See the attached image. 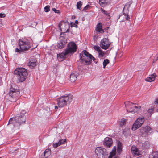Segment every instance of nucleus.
<instances>
[{
	"label": "nucleus",
	"instance_id": "393cba45",
	"mask_svg": "<svg viewBox=\"0 0 158 158\" xmlns=\"http://www.w3.org/2000/svg\"><path fill=\"white\" fill-rule=\"evenodd\" d=\"M99 4L102 6H103L107 4L106 0H99Z\"/></svg>",
	"mask_w": 158,
	"mask_h": 158
},
{
	"label": "nucleus",
	"instance_id": "b1692460",
	"mask_svg": "<svg viewBox=\"0 0 158 158\" xmlns=\"http://www.w3.org/2000/svg\"><path fill=\"white\" fill-rule=\"evenodd\" d=\"M123 17V18H125V19L127 20H128L130 19V17H129L127 13H123V15H121L119 16V19L120 17Z\"/></svg>",
	"mask_w": 158,
	"mask_h": 158
},
{
	"label": "nucleus",
	"instance_id": "ddd939ff",
	"mask_svg": "<svg viewBox=\"0 0 158 158\" xmlns=\"http://www.w3.org/2000/svg\"><path fill=\"white\" fill-rule=\"evenodd\" d=\"M95 152L98 156L102 155V157L106 155L107 153L105 149L100 147L96 148Z\"/></svg>",
	"mask_w": 158,
	"mask_h": 158
},
{
	"label": "nucleus",
	"instance_id": "c756f323",
	"mask_svg": "<svg viewBox=\"0 0 158 158\" xmlns=\"http://www.w3.org/2000/svg\"><path fill=\"white\" fill-rule=\"evenodd\" d=\"M152 156V157H150L149 158H158V154L157 153L155 152L153 153Z\"/></svg>",
	"mask_w": 158,
	"mask_h": 158
},
{
	"label": "nucleus",
	"instance_id": "72a5a7b5",
	"mask_svg": "<svg viewBox=\"0 0 158 158\" xmlns=\"http://www.w3.org/2000/svg\"><path fill=\"white\" fill-rule=\"evenodd\" d=\"M116 150V147L115 146L113 148L112 151L111 152H112V153L114 155H115Z\"/></svg>",
	"mask_w": 158,
	"mask_h": 158
},
{
	"label": "nucleus",
	"instance_id": "f3484780",
	"mask_svg": "<svg viewBox=\"0 0 158 158\" xmlns=\"http://www.w3.org/2000/svg\"><path fill=\"white\" fill-rule=\"evenodd\" d=\"M156 75V73H154L149 75V77L145 79V81L147 82H151L153 81L155 79Z\"/></svg>",
	"mask_w": 158,
	"mask_h": 158
},
{
	"label": "nucleus",
	"instance_id": "2f4dec72",
	"mask_svg": "<svg viewBox=\"0 0 158 158\" xmlns=\"http://www.w3.org/2000/svg\"><path fill=\"white\" fill-rule=\"evenodd\" d=\"M44 10L46 12H48L50 11L49 6H47L44 8Z\"/></svg>",
	"mask_w": 158,
	"mask_h": 158
},
{
	"label": "nucleus",
	"instance_id": "e433bc0d",
	"mask_svg": "<svg viewBox=\"0 0 158 158\" xmlns=\"http://www.w3.org/2000/svg\"><path fill=\"white\" fill-rule=\"evenodd\" d=\"M52 10L54 11L55 13H59V11L56 10L55 8H52Z\"/></svg>",
	"mask_w": 158,
	"mask_h": 158
},
{
	"label": "nucleus",
	"instance_id": "20e7f679",
	"mask_svg": "<svg viewBox=\"0 0 158 158\" xmlns=\"http://www.w3.org/2000/svg\"><path fill=\"white\" fill-rule=\"evenodd\" d=\"M73 97L70 94L62 96L57 99V104L59 107H62L69 104L72 101Z\"/></svg>",
	"mask_w": 158,
	"mask_h": 158
},
{
	"label": "nucleus",
	"instance_id": "473e14b6",
	"mask_svg": "<svg viewBox=\"0 0 158 158\" xmlns=\"http://www.w3.org/2000/svg\"><path fill=\"white\" fill-rule=\"evenodd\" d=\"M59 143V142L58 143H54L53 144V147L54 148H56L58 146L60 145V144Z\"/></svg>",
	"mask_w": 158,
	"mask_h": 158
},
{
	"label": "nucleus",
	"instance_id": "f257e3e1",
	"mask_svg": "<svg viewBox=\"0 0 158 158\" xmlns=\"http://www.w3.org/2000/svg\"><path fill=\"white\" fill-rule=\"evenodd\" d=\"M22 113L20 114H18L15 117L10 119L7 126L12 128H18L22 124L24 123L26 121V117L24 115L26 112L23 110Z\"/></svg>",
	"mask_w": 158,
	"mask_h": 158
},
{
	"label": "nucleus",
	"instance_id": "39448f33",
	"mask_svg": "<svg viewBox=\"0 0 158 158\" xmlns=\"http://www.w3.org/2000/svg\"><path fill=\"white\" fill-rule=\"evenodd\" d=\"M80 60L82 63L86 65L90 64L92 62V56L85 50L79 54Z\"/></svg>",
	"mask_w": 158,
	"mask_h": 158
},
{
	"label": "nucleus",
	"instance_id": "7ed1b4c3",
	"mask_svg": "<svg viewBox=\"0 0 158 158\" xmlns=\"http://www.w3.org/2000/svg\"><path fill=\"white\" fill-rule=\"evenodd\" d=\"M14 73L16 75L18 80V82L24 81L28 75L27 70L24 68H19L15 70Z\"/></svg>",
	"mask_w": 158,
	"mask_h": 158
},
{
	"label": "nucleus",
	"instance_id": "49530a36",
	"mask_svg": "<svg viewBox=\"0 0 158 158\" xmlns=\"http://www.w3.org/2000/svg\"><path fill=\"white\" fill-rule=\"evenodd\" d=\"M2 26V22L0 21V27Z\"/></svg>",
	"mask_w": 158,
	"mask_h": 158
},
{
	"label": "nucleus",
	"instance_id": "412c9836",
	"mask_svg": "<svg viewBox=\"0 0 158 158\" xmlns=\"http://www.w3.org/2000/svg\"><path fill=\"white\" fill-rule=\"evenodd\" d=\"M66 42L64 41H61L57 45V47L60 49L64 48L66 45Z\"/></svg>",
	"mask_w": 158,
	"mask_h": 158
},
{
	"label": "nucleus",
	"instance_id": "aec40b11",
	"mask_svg": "<svg viewBox=\"0 0 158 158\" xmlns=\"http://www.w3.org/2000/svg\"><path fill=\"white\" fill-rule=\"evenodd\" d=\"M131 151L133 154L139 155V152L138 148L135 146H132L131 148Z\"/></svg>",
	"mask_w": 158,
	"mask_h": 158
},
{
	"label": "nucleus",
	"instance_id": "1a4fd4ad",
	"mask_svg": "<svg viewBox=\"0 0 158 158\" xmlns=\"http://www.w3.org/2000/svg\"><path fill=\"white\" fill-rule=\"evenodd\" d=\"M77 46L74 42H70L68 44L67 47L65 51L67 54H73L77 50Z\"/></svg>",
	"mask_w": 158,
	"mask_h": 158
},
{
	"label": "nucleus",
	"instance_id": "8fccbe9b",
	"mask_svg": "<svg viewBox=\"0 0 158 158\" xmlns=\"http://www.w3.org/2000/svg\"><path fill=\"white\" fill-rule=\"evenodd\" d=\"M72 18V19H75V16H73Z\"/></svg>",
	"mask_w": 158,
	"mask_h": 158
},
{
	"label": "nucleus",
	"instance_id": "9b49d317",
	"mask_svg": "<svg viewBox=\"0 0 158 158\" xmlns=\"http://www.w3.org/2000/svg\"><path fill=\"white\" fill-rule=\"evenodd\" d=\"M141 135L143 137L147 136L148 133L152 131V129L149 126H147L145 127H142L140 129Z\"/></svg>",
	"mask_w": 158,
	"mask_h": 158
},
{
	"label": "nucleus",
	"instance_id": "dca6fc26",
	"mask_svg": "<svg viewBox=\"0 0 158 158\" xmlns=\"http://www.w3.org/2000/svg\"><path fill=\"white\" fill-rule=\"evenodd\" d=\"M51 154V150L49 149H46L40 156V158H47Z\"/></svg>",
	"mask_w": 158,
	"mask_h": 158
},
{
	"label": "nucleus",
	"instance_id": "79ce46f5",
	"mask_svg": "<svg viewBox=\"0 0 158 158\" xmlns=\"http://www.w3.org/2000/svg\"><path fill=\"white\" fill-rule=\"evenodd\" d=\"M153 111V110L152 109H149L148 111V113H150V114H151V113H152Z\"/></svg>",
	"mask_w": 158,
	"mask_h": 158
},
{
	"label": "nucleus",
	"instance_id": "6ab92c4d",
	"mask_svg": "<svg viewBox=\"0 0 158 158\" xmlns=\"http://www.w3.org/2000/svg\"><path fill=\"white\" fill-rule=\"evenodd\" d=\"M77 74L74 73H72L70 75V79L72 82H74L77 80Z\"/></svg>",
	"mask_w": 158,
	"mask_h": 158
},
{
	"label": "nucleus",
	"instance_id": "f704fd0d",
	"mask_svg": "<svg viewBox=\"0 0 158 158\" xmlns=\"http://www.w3.org/2000/svg\"><path fill=\"white\" fill-rule=\"evenodd\" d=\"M94 48L95 50L98 51V52L100 50H101L100 49V47L99 46H94Z\"/></svg>",
	"mask_w": 158,
	"mask_h": 158
},
{
	"label": "nucleus",
	"instance_id": "4d7b16f0",
	"mask_svg": "<svg viewBox=\"0 0 158 158\" xmlns=\"http://www.w3.org/2000/svg\"><path fill=\"white\" fill-rule=\"evenodd\" d=\"M157 111H158V109L157 110Z\"/></svg>",
	"mask_w": 158,
	"mask_h": 158
},
{
	"label": "nucleus",
	"instance_id": "a18cd8bd",
	"mask_svg": "<svg viewBox=\"0 0 158 158\" xmlns=\"http://www.w3.org/2000/svg\"><path fill=\"white\" fill-rule=\"evenodd\" d=\"M155 103H156L157 104H158V100L157 99H156L155 102Z\"/></svg>",
	"mask_w": 158,
	"mask_h": 158
},
{
	"label": "nucleus",
	"instance_id": "cd10ccee",
	"mask_svg": "<svg viewBox=\"0 0 158 158\" xmlns=\"http://www.w3.org/2000/svg\"><path fill=\"white\" fill-rule=\"evenodd\" d=\"M109 63V60L108 59H105L103 62V68H105L106 66Z\"/></svg>",
	"mask_w": 158,
	"mask_h": 158
},
{
	"label": "nucleus",
	"instance_id": "a211bd4d",
	"mask_svg": "<svg viewBox=\"0 0 158 158\" xmlns=\"http://www.w3.org/2000/svg\"><path fill=\"white\" fill-rule=\"evenodd\" d=\"M102 24L101 23H99L96 27V31L100 32V33H104V31L102 29Z\"/></svg>",
	"mask_w": 158,
	"mask_h": 158
},
{
	"label": "nucleus",
	"instance_id": "3c124183",
	"mask_svg": "<svg viewBox=\"0 0 158 158\" xmlns=\"http://www.w3.org/2000/svg\"><path fill=\"white\" fill-rule=\"evenodd\" d=\"M114 158H119V157L117 156H115Z\"/></svg>",
	"mask_w": 158,
	"mask_h": 158
},
{
	"label": "nucleus",
	"instance_id": "423d86ee",
	"mask_svg": "<svg viewBox=\"0 0 158 158\" xmlns=\"http://www.w3.org/2000/svg\"><path fill=\"white\" fill-rule=\"evenodd\" d=\"M126 108L128 112L133 113L136 114L140 110L141 107L136 106L135 104L131 102H127L125 103Z\"/></svg>",
	"mask_w": 158,
	"mask_h": 158
},
{
	"label": "nucleus",
	"instance_id": "2eb2a0df",
	"mask_svg": "<svg viewBox=\"0 0 158 158\" xmlns=\"http://www.w3.org/2000/svg\"><path fill=\"white\" fill-rule=\"evenodd\" d=\"M112 143V140L111 138L107 137L105 139L104 144L107 147H110Z\"/></svg>",
	"mask_w": 158,
	"mask_h": 158
},
{
	"label": "nucleus",
	"instance_id": "bb28decb",
	"mask_svg": "<svg viewBox=\"0 0 158 158\" xmlns=\"http://www.w3.org/2000/svg\"><path fill=\"white\" fill-rule=\"evenodd\" d=\"M82 5V2L81 1H79L77 2V9L81 10V6Z\"/></svg>",
	"mask_w": 158,
	"mask_h": 158
},
{
	"label": "nucleus",
	"instance_id": "de8ad7c7",
	"mask_svg": "<svg viewBox=\"0 0 158 158\" xmlns=\"http://www.w3.org/2000/svg\"><path fill=\"white\" fill-rule=\"evenodd\" d=\"M75 23H76V24H78V21L77 20H76V21H75Z\"/></svg>",
	"mask_w": 158,
	"mask_h": 158
},
{
	"label": "nucleus",
	"instance_id": "c85d7f7f",
	"mask_svg": "<svg viewBox=\"0 0 158 158\" xmlns=\"http://www.w3.org/2000/svg\"><path fill=\"white\" fill-rule=\"evenodd\" d=\"M99 56L100 57H102L105 54L102 50H100L98 52Z\"/></svg>",
	"mask_w": 158,
	"mask_h": 158
},
{
	"label": "nucleus",
	"instance_id": "c9c22d12",
	"mask_svg": "<svg viewBox=\"0 0 158 158\" xmlns=\"http://www.w3.org/2000/svg\"><path fill=\"white\" fill-rule=\"evenodd\" d=\"M90 6L89 5H87L85 6L83 10V11H85L86 10H87L90 7Z\"/></svg>",
	"mask_w": 158,
	"mask_h": 158
},
{
	"label": "nucleus",
	"instance_id": "6e6552de",
	"mask_svg": "<svg viewBox=\"0 0 158 158\" xmlns=\"http://www.w3.org/2000/svg\"><path fill=\"white\" fill-rule=\"evenodd\" d=\"M58 25L60 31L62 32L60 34L61 35L62 33H65L69 32V24L68 23H67L64 21H62L60 22Z\"/></svg>",
	"mask_w": 158,
	"mask_h": 158
},
{
	"label": "nucleus",
	"instance_id": "7c9ffc66",
	"mask_svg": "<svg viewBox=\"0 0 158 158\" xmlns=\"http://www.w3.org/2000/svg\"><path fill=\"white\" fill-rule=\"evenodd\" d=\"M66 141V139H60L59 141V144L60 145L64 144L65 143Z\"/></svg>",
	"mask_w": 158,
	"mask_h": 158
},
{
	"label": "nucleus",
	"instance_id": "5fc2aeb1",
	"mask_svg": "<svg viewBox=\"0 0 158 158\" xmlns=\"http://www.w3.org/2000/svg\"><path fill=\"white\" fill-rule=\"evenodd\" d=\"M124 19H123V21H124Z\"/></svg>",
	"mask_w": 158,
	"mask_h": 158
},
{
	"label": "nucleus",
	"instance_id": "f8f14e48",
	"mask_svg": "<svg viewBox=\"0 0 158 158\" xmlns=\"http://www.w3.org/2000/svg\"><path fill=\"white\" fill-rule=\"evenodd\" d=\"M110 43L108 38H104L101 41L100 46L103 49L106 50L109 47Z\"/></svg>",
	"mask_w": 158,
	"mask_h": 158
},
{
	"label": "nucleus",
	"instance_id": "09e8293b",
	"mask_svg": "<svg viewBox=\"0 0 158 158\" xmlns=\"http://www.w3.org/2000/svg\"><path fill=\"white\" fill-rule=\"evenodd\" d=\"M55 109H57L58 108V107L57 106H55Z\"/></svg>",
	"mask_w": 158,
	"mask_h": 158
},
{
	"label": "nucleus",
	"instance_id": "4be33fe9",
	"mask_svg": "<svg viewBox=\"0 0 158 158\" xmlns=\"http://www.w3.org/2000/svg\"><path fill=\"white\" fill-rule=\"evenodd\" d=\"M122 143L120 141H118V142L117 144V152L119 153L120 154V152L122 151Z\"/></svg>",
	"mask_w": 158,
	"mask_h": 158
},
{
	"label": "nucleus",
	"instance_id": "f03ea898",
	"mask_svg": "<svg viewBox=\"0 0 158 158\" xmlns=\"http://www.w3.org/2000/svg\"><path fill=\"white\" fill-rule=\"evenodd\" d=\"M19 49L17 48L15 49V52L21 53L22 52L28 50L31 47V44L27 39H20L19 41Z\"/></svg>",
	"mask_w": 158,
	"mask_h": 158
},
{
	"label": "nucleus",
	"instance_id": "37998d69",
	"mask_svg": "<svg viewBox=\"0 0 158 158\" xmlns=\"http://www.w3.org/2000/svg\"><path fill=\"white\" fill-rule=\"evenodd\" d=\"M158 58V56L155 57L154 58V59L153 60V63H154L155 62H156Z\"/></svg>",
	"mask_w": 158,
	"mask_h": 158
},
{
	"label": "nucleus",
	"instance_id": "0eeeda50",
	"mask_svg": "<svg viewBox=\"0 0 158 158\" xmlns=\"http://www.w3.org/2000/svg\"><path fill=\"white\" fill-rule=\"evenodd\" d=\"M20 94L19 91L17 89L11 87L9 93V99L12 102H15L19 98Z\"/></svg>",
	"mask_w": 158,
	"mask_h": 158
},
{
	"label": "nucleus",
	"instance_id": "a878e982",
	"mask_svg": "<svg viewBox=\"0 0 158 158\" xmlns=\"http://www.w3.org/2000/svg\"><path fill=\"white\" fill-rule=\"evenodd\" d=\"M67 52H66V51L65 50V51L64 52H62L60 54H59V55L57 54V56L58 57H59L60 58H64L66 56L68 55V54H67L66 53Z\"/></svg>",
	"mask_w": 158,
	"mask_h": 158
},
{
	"label": "nucleus",
	"instance_id": "13d9d810",
	"mask_svg": "<svg viewBox=\"0 0 158 158\" xmlns=\"http://www.w3.org/2000/svg\"><path fill=\"white\" fill-rule=\"evenodd\" d=\"M0 158H2L0 157Z\"/></svg>",
	"mask_w": 158,
	"mask_h": 158
},
{
	"label": "nucleus",
	"instance_id": "864d4df0",
	"mask_svg": "<svg viewBox=\"0 0 158 158\" xmlns=\"http://www.w3.org/2000/svg\"><path fill=\"white\" fill-rule=\"evenodd\" d=\"M75 27H77V25H75Z\"/></svg>",
	"mask_w": 158,
	"mask_h": 158
},
{
	"label": "nucleus",
	"instance_id": "6e6d98bb",
	"mask_svg": "<svg viewBox=\"0 0 158 158\" xmlns=\"http://www.w3.org/2000/svg\"><path fill=\"white\" fill-rule=\"evenodd\" d=\"M137 158H141V157H137Z\"/></svg>",
	"mask_w": 158,
	"mask_h": 158
},
{
	"label": "nucleus",
	"instance_id": "603ef678",
	"mask_svg": "<svg viewBox=\"0 0 158 158\" xmlns=\"http://www.w3.org/2000/svg\"><path fill=\"white\" fill-rule=\"evenodd\" d=\"M73 23L74 25H75V24H74V23H71V25H72V24H73Z\"/></svg>",
	"mask_w": 158,
	"mask_h": 158
},
{
	"label": "nucleus",
	"instance_id": "5701e85b",
	"mask_svg": "<svg viewBox=\"0 0 158 158\" xmlns=\"http://www.w3.org/2000/svg\"><path fill=\"white\" fill-rule=\"evenodd\" d=\"M126 119L124 118H122L120 121L118 122V123L121 127H122L126 124Z\"/></svg>",
	"mask_w": 158,
	"mask_h": 158
},
{
	"label": "nucleus",
	"instance_id": "c03bdc74",
	"mask_svg": "<svg viewBox=\"0 0 158 158\" xmlns=\"http://www.w3.org/2000/svg\"><path fill=\"white\" fill-rule=\"evenodd\" d=\"M98 37V36L96 35L94 36V40H95V39H97V38Z\"/></svg>",
	"mask_w": 158,
	"mask_h": 158
},
{
	"label": "nucleus",
	"instance_id": "ea45409f",
	"mask_svg": "<svg viewBox=\"0 0 158 158\" xmlns=\"http://www.w3.org/2000/svg\"><path fill=\"white\" fill-rule=\"evenodd\" d=\"M93 59V60L94 62H95V63H97L98 61L96 59H95L94 57H93V56L92 57V60Z\"/></svg>",
	"mask_w": 158,
	"mask_h": 158
},
{
	"label": "nucleus",
	"instance_id": "58836bf2",
	"mask_svg": "<svg viewBox=\"0 0 158 158\" xmlns=\"http://www.w3.org/2000/svg\"><path fill=\"white\" fill-rule=\"evenodd\" d=\"M115 155H114L113 154L110 152V155L108 158H112L113 156Z\"/></svg>",
	"mask_w": 158,
	"mask_h": 158
},
{
	"label": "nucleus",
	"instance_id": "4468645a",
	"mask_svg": "<svg viewBox=\"0 0 158 158\" xmlns=\"http://www.w3.org/2000/svg\"><path fill=\"white\" fill-rule=\"evenodd\" d=\"M37 63L36 60L35 58H30L28 60L27 65L31 69H33L36 66Z\"/></svg>",
	"mask_w": 158,
	"mask_h": 158
},
{
	"label": "nucleus",
	"instance_id": "a19ab883",
	"mask_svg": "<svg viewBox=\"0 0 158 158\" xmlns=\"http://www.w3.org/2000/svg\"><path fill=\"white\" fill-rule=\"evenodd\" d=\"M6 15L5 14L0 13V18H3L5 17Z\"/></svg>",
	"mask_w": 158,
	"mask_h": 158
},
{
	"label": "nucleus",
	"instance_id": "4c0bfd02",
	"mask_svg": "<svg viewBox=\"0 0 158 158\" xmlns=\"http://www.w3.org/2000/svg\"><path fill=\"white\" fill-rule=\"evenodd\" d=\"M101 10L102 11V13H103L104 14L106 15H107V12L106 11L102 9V8H101Z\"/></svg>",
	"mask_w": 158,
	"mask_h": 158
},
{
	"label": "nucleus",
	"instance_id": "9d476101",
	"mask_svg": "<svg viewBox=\"0 0 158 158\" xmlns=\"http://www.w3.org/2000/svg\"><path fill=\"white\" fill-rule=\"evenodd\" d=\"M144 119L143 117H139L134 122L132 127V129L135 131L139 128L144 123Z\"/></svg>",
	"mask_w": 158,
	"mask_h": 158
}]
</instances>
